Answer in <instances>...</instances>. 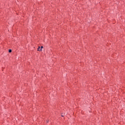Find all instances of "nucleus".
I'll use <instances>...</instances> for the list:
<instances>
[{"label": "nucleus", "instance_id": "obj_5", "mask_svg": "<svg viewBox=\"0 0 125 125\" xmlns=\"http://www.w3.org/2000/svg\"><path fill=\"white\" fill-rule=\"evenodd\" d=\"M47 123H48V121H47Z\"/></svg>", "mask_w": 125, "mask_h": 125}, {"label": "nucleus", "instance_id": "obj_3", "mask_svg": "<svg viewBox=\"0 0 125 125\" xmlns=\"http://www.w3.org/2000/svg\"><path fill=\"white\" fill-rule=\"evenodd\" d=\"M64 116H65V114H62L61 115V116H62V117H64Z\"/></svg>", "mask_w": 125, "mask_h": 125}, {"label": "nucleus", "instance_id": "obj_2", "mask_svg": "<svg viewBox=\"0 0 125 125\" xmlns=\"http://www.w3.org/2000/svg\"><path fill=\"white\" fill-rule=\"evenodd\" d=\"M12 50L11 49H9V52L10 53L11 52H12Z\"/></svg>", "mask_w": 125, "mask_h": 125}, {"label": "nucleus", "instance_id": "obj_4", "mask_svg": "<svg viewBox=\"0 0 125 125\" xmlns=\"http://www.w3.org/2000/svg\"><path fill=\"white\" fill-rule=\"evenodd\" d=\"M42 48H43V46H42L40 49H42Z\"/></svg>", "mask_w": 125, "mask_h": 125}, {"label": "nucleus", "instance_id": "obj_1", "mask_svg": "<svg viewBox=\"0 0 125 125\" xmlns=\"http://www.w3.org/2000/svg\"><path fill=\"white\" fill-rule=\"evenodd\" d=\"M38 51H42V49H41V47L39 46L38 48Z\"/></svg>", "mask_w": 125, "mask_h": 125}]
</instances>
